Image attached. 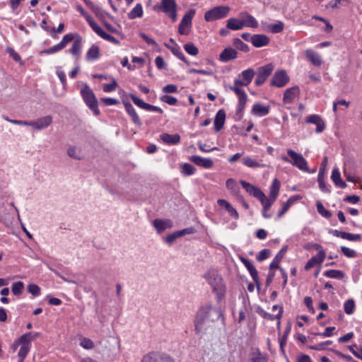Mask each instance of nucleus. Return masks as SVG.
<instances>
[{
    "mask_svg": "<svg viewBox=\"0 0 362 362\" xmlns=\"http://www.w3.org/2000/svg\"><path fill=\"white\" fill-rule=\"evenodd\" d=\"M40 336L39 332H28L23 334L17 341V344L28 345V344Z\"/></svg>",
    "mask_w": 362,
    "mask_h": 362,
    "instance_id": "obj_23",
    "label": "nucleus"
},
{
    "mask_svg": "<svg viewBox=\"0 0 362 362\" xmlns=\"http://www.w3.org/2000/svg\"><path fill=\"white\" fill-rule=\"evenodd\" d=\"M314 247L316 250H318L319 251L316 256H314L312 258H310L306 263V264L305 266V269L307 271L310 270L311 268L314 267L315 265L322 263L325 258V256H326L325 252L322 249L321 245H320L318 244H315Z\"/></svg>",
    "mask_w": 362,
    "mask_h": 362,
    "instance_id": "obj_8",
    "label": "nucleus"
},
{
    "mask_svg": "<svg viewBox=\"0 0 362 362\" xmlns=\"http://www.w3.org/2000/svg\"><path fill=\"white\" fill-rule=\"evenodd\" d=\"M124 105L125 107L126 111L129 115V116L132 117L133 122L137 126H141V120H140L138 115L136 114L134 107L132 105V104L128 102H126V103H124Z\"/></svg>",
    "mask_w": 362,
    "mask_h": 362,
    "instance_id": "obj_28",
    "label": "nucleus"
},
{
    "mask_svg": "<svg viewBox=\"0 0 362 362\" xmlns=\"http://www.w3.org/2000/svg\"><path fill=\"white\" fill-rule=\"evenodd\" d=\"M327 163H328V158L327 156H325L323 158V160L322 162V164H321V167H320V171L318 173V179H317L318 182H319V187H320V189L325 192H329V189L327 187L325 180H324V177H325V173L326 168L327 165Z\"/></svg>",
    "mask_w": 362,
    "mask_h": 362,
    "instance_id": "obj_14",
    "label": "nucleus"
},
{
    "mask_svg": "<svg viewBox=\"0 0 362 362\" xmlns=\"http://www.w3.org/2000/svg\"><path fill=\"white\" fill-rule=\"evenodd\" d=\"M141 362H174V361L169 356L150 353L144 356Z\"/></svg>",
    "mask_w": 362,
    "mask_h": 362,
    "instance_id": "obj_12",
    "label": "nucleus"
},
{
    "mask_svg": "<svg viewBox=\"0 0 362 362\" xmlns=\"http://www.w3.org/2000/svg\"><path fill=\"white\" fill-rule=\"evenodd\" d=\"M233 45L234 46L239 50L247 52L249 51V47L247 45L244 43L239 38H235L233 40Z\"/></svg>",
    "mask_w": 362,
    "mask_h": 362,
    "instance_id": "obj_46",
    "label": "nucleus"
},
{
    "mask_svg": "<svg viewBox=\"0 0 362 362\" xmlns=\"http://www.w3.org/2000/svg\"><path fill=\"white\" fill-rule=\"evenodd\" d=\"M143 15V9L141 4H136V6L128 14L130 19H134L136 18H140Z\"/></svg>",
    "mask_w": 362,
    "mask_h": 362,
    "instance_id": "obj_42",
    "label": "nucleus"
},
{
    "mask_svg": "<svg viewBox=\"0 0 362 362\" xmlns=\"http://www.w3.org/2000/svg\"><path fill=\"white\" fill-rule=\"evenodd\" d=\"M300 94L298 86L287 88L284 93L283 100L285 103H291Z\"/></svg>",
    "mask_w": 362,
    "mask_h": 362,
    "instance_id": "obj_19",
    "label": "nucleus"
},
{
    "mask_svg": "<svg viewBox=\"0 0 362 362\" xmlns=\"http://www.w3.org/2000/svg\"><path fill=\"white\" fill-rule=\"evenodd\" d=\"M208 283L211 286L214 292L218 296H223L224 286L222 282V278L215 269L209 270L204 275Z\"/></svg>",
    "mask_w": 362,
    "mask_h": 362,
    "instance_id": "obj_2",
    "label": "nucleus"
},
{
    "mask_svg": "<svg viewBox=\"0 0 362 362\" xmlns=\"http://www.w3.org/2000/svg\"><path fill=\"white\" fill-rule=\"evenodd\" d=\"M24 288V284L22 281H17L13 284L11 291L16 296L21 294Z\"/></svg>",
    "mask_w": 362,
    "mask_h": 362,
    "instance_id": "obj_50",
    "label": "nucleus"
},
{
    "mask_svg": "<svg viewBox=\"0 0 362 362\" xmlns=\"http://www.w3.org/2000/svg\"><path fill=\"white\" fill-rule=\"evenodd\" d=\"M282 313H283L282 307H279V311L276 316H274L273 315H271V314L267 313L266 311L263 310L262 309L259 310V314L264 319H267V320H274V319H277L278 320L277 326L279 328L280 326V319L281 317Z\"/></svg>",
    "mask_w": 362,
    "mask_h": 362,
    "instance_id": "obj_33",
    "label": "nucleus"
},
{
    "mask_svg": "<svg viewBox=\"0 0 362 362\" xmlns=\"http://www.w3.org/2000/svg\"><path fill=\"white\" fill-rule=\"evenodd\" d=\"M287 153L290 156L291 159L285 156H281V159L287 163H291L293 165L296 166L298 169L308 172L309 168L306 160L302 156V155L296 153V151L288 149Z\"/></svg>",
    "mask_w": 362,
    "mask_h": 362,
    "instance_id": "obj_3",
    "label": "nucleus"
},
{
    "mask_svg": "<svg viewBox=\"0 0 362 362\" xmlns=\"http://www.w3.org/2000/svg\"><path fill=\"white\" fill-rule=\"evenodd\" d=\"M270 255V251L267 249H264L261 250L259 255L257 257V259L259 262H262L269 257Z\"/></svg>",
    "mask_w": 362,
    "mask_h": 362,
    "instance_id": "obj_61",
    "label": "nucleus"
},
{
    "mask_svg": "<svg viewBox=\"0 0 362 362\" xmlns=\"http://www.w3.org/2000/svg\"><path fill=\"white\" fill-rule=\"evenodd\" d=\"M160 139L167 144L175 145L180 142V136L177 134H169L167 133L162 134L160 136Z\"/></svg>",
    "mask_w": 362,
    "mask_h": 362,
    "instance_id": "obj_27",
    "label": "nucleus"
},
{
    "mask_svg": "<svg viewBox=\"0 0 362 362\" xmlns=\"http://www.w3.org/2000/svg\"><path fill=\"white\" fill-rule=\"evenodd\" d=\"M177 4L175 0H161L160 5H155L153 8L156 11L162 10L173 21L177 20Z\"/></svg>",
    "mask_w": 362,
    "mask_h": 362,
    "instance_id": "obj_6",
    "label": "nucleus"
},
{
    "mask_svg": "<svg viewBox=\"0 0 362 362\" xmlns=\"http://www.w3.org/2000/svg\"><path fill=\"white\" fill-rule=\"evenodd\" d=\"M240 184H241L242 187L246 190V192L247 193H249L250 194L253 195L255 197H256L259 200L264 199L265 194L260 189V188L255 187L244 180H241Z\"/></svg>",
    "mask_w": 362,
    "mask_h": 362,
    "instance_id": "obj_11",
    "label": "nucleus"
},
{
    "mask_svg": "<svg viewBox=\"0 0 362 362\" xmlns=\"http://www.w3.org/2000/svg\"><path fill=\"white\" fill-rule=\"evenodd\" d=\"M331 177L336 186L341 188L346 187V184L341 179L340 173L338 168L333 169Z\"/></svg>",
    "mask_w": 362,
    "mask_h": 362,
    "instance_id": "obj_34",
    "label": "nucleus"
},
{
    "mask_svg": "<svg viewBox=\"0 0 362 362\" xmlns=\"http://www.w3.org/2000/svg\"><path fill=\"white\" fill-rule=\"evenodd\" d=\"M238 57V52L235 49L231 47H227L224 49L219 55V59L223 62H228L230 60L236 59Z\"/></svg>",
    "mask_w": 362,
    "mask_h": 362,
    "instance_id": "obj_21",
    "label": "nucleus"
},
{
    "mask_svg": "<svg viewBox=\"0 0 362 362\" xmlns=\"http://www.w3.org/2000/svg\"><path fill=\"white\" fill-rule=\"evenodd\" d=\"M332 233L337 237H339L351 241H358L361 239V235L358 234H352L338 230H332Z\"/></svg>",
    "mask_w": 362,
    "mask_h": 362,
    "instance_id": "obj_25",
    "label": "nucleus"
},
{
    "mask_svg": "<svg viewBox=\"0 0 362 362\" xmlns=\"http://www.w3.org/2000/svg\"><path fill=\"white\" fill-rule=\"evenodd\" d=\"M344 311L346 314L351 315L354 313L355 308V303L353 299H349L344 303Z\"/></svg>",
    "mask_w": 362,
    "mask_h": 362,
    "instance_id": "obj_47",
    "label": "nucleus"
},
{
    "mask_svg": "<svg viewBox=\"0 0 362 362\" xmlns=\"http://www.w3.org/2000/svg\"><path fill=\"white\" fill-rule=\"evenodd\" d=\"M80 345L86 349H92L94 347L93 341L90 339L86 337L81 339Z\"/></svg>",
    "mask_w": 362,
    "mask_h": 362,
    "instance_id": "obj_53",
    "label": "nucleus"
},
{
    "mask_svg": "<svg viewBox=\"0 0 362 362\" xmlns=\"http://www.w3.org/2000/svg\"><path fill=\"white\" fill-rule=\"evenodd\" d=\"M67 154L69 157L81 160L82 158L81 151L74 146H69L67 149Z\"/></svg>",
    "mask_w": 362,
    "mask_h": 362,
    "instance_id": "obj_43",
    "label": "nucleus"
},
{
    "mask_svg": "<svg viewBox=\"0 0 362 362\" xmlns=\"http://www.w3.org/2000/svg\"><path fill=\"white\" fill-rule=\"evenodd\" d=\"M117 86V82L113 80L110 83H106L103 85V89L105 92H112L116 89Z\"/></svg>",
    "mask_w": 362,
    "mask_h": 362,
    "instance_id": "obj_60",
    "label": "nucleus"
},
{
    "mask_svg": "<svg viewBox=\"0 0 362 362\" xmlns=\"http://www.w3.org/2000/svg\"><path fill=\"white\" fill-rule=\"evenodd\" d=\"M324 275L329 278L341 279L344 277V273L339 270L331 269L326 271Z\"/></svg>",
    "mask_w": 362,
    "mask_h": 362,
    "instance_id": "obj_44",
    "label": "nucleus"
},
{
    "mask_svg": "<svg viewBox=\"0 0 362 362\" xmlns=\"http://www.w3.org/2000/svg\"><path fill=\"white\" fill-rule=\"evenodd\" d=\"M259 201H260V202L262 203V204L263 206V209H262V215H263V216L264 218H270L271 217V214H267V211L269 209V208L271 207V206L272 205V204L274 202H270L269 200H268V199L266 197V195L264 196L263 199H259Z\"/></svg>",
    "mask_w": 362,
    "mask_h": 362,
    "instance_id": "obj_39",
    "label": "nucleus"
},
{
    "mask_svg": "<svg viewBox=\"0 0 362 362\" xmlns=\"http://www.w3.org/2000/svg\"><path fill=\"white\" fill-rule=\"evenodd\" d=\"M289 81V76L287 75L284 70H281L275 72L271 81L272 86L279 88L283 87L286 85Z\"/></svg>",
    "mask_w": 362,
    "mask_h": 362,
    "instance_id": "obj_10",
    "label": "nucleus"
},
{
    "mask_svg": "<svg viewBox=\"0 0 362 362\" xmlns=\"http://www.w3.org/2000/svg\"><path fill=\"white\" fill-rule=\"evenodd\" d=\"M305 54L308 61H310L314 66H320L322 61L320 55L313 49H306Z\"/></svg>",
    "mask_w": 362,
    "mask_h": 362,
    "instance_id": "obj_24",
    "label": "nucleus"
},
{
    "mask_svg": "<svg viewBox=\"0 0 362 362\" xmlns=\"http://www.w3.org/2000/svg\"><path fill=\"white\" fill-rule=\"evenodd\" d=\"M129 97L135 105H136L137 106H139V107H141L142 109H144V110L146 109V105H147L146 103L143 101L141 99L137 98L134 94H130Z\"/></svg>",
    "mask_w": 362,
    "mask_h": 362,
    "instance_id": "obj_54",
    "label": "nucleus"
},
{
    "mask_svg": "<svg viewBox=\"0 0 362 362\" xmlns=\"http://www.w3.org/2000/svg\"><path fill=\"white\" fill-rule=\"evenodd\" d=\"M28 291L33 295L34 296H39L40 294V288L36 284H30L28 286Z\"/></svg>",
    "mask_w": 362,
    "mask_h": 362,
    "instance_id": "obj_58",
    "label": "nucleus"
},
{
    "mask_svg": "<svg viewBox=\"0 0 362 362\" xmlns=\"http://www.w3.org/2000/svg\"><path fill=\"white\" fill-rule=\"evenodd\" d=\"M242 262L244 264V265L247 267L248 269L250 275L252 276V279L257 284L258 282V273L254 265L247 259L245 258H241Z\"/></svg>",
    "mask_w": 362,
    "mask_h": 362,
    "instance_id": "obj_31",
    "label": "nucleus"
},
{
    "mask_svg": "<svg viewBox=\"0 0 362 362\" xmlns=\"http://www.w3.org/2000/svg\"><path fill=\"white\" fill-rule=\"evenodd\" d=\"M170 51L173 53V54H175L176 57H177L180 59H181L184 62L188 64L187 60L186 59L185 57L181 52L180 47L177 44H175V45L174 47L170 48Z\"/></svg>",
    "mask_w": 362,
    "mask_h": 362,
    "instance_id": "obj_49",
    "label": "nucleus"
},
{
    "mask_svg": "<svg viewBox=\"0 0 362 362\" xmlns=\"http://www.w3.org/2000/svg\"><path fill=\"white\" fill-rule=\"evenodd\" d=\"M81 94L89 108L94 112L95 115L100 114L98 107V103L93 90L87 84L83 85L81 88Z\"/></svg>",
    "mask_w": 362,
    "mask_h": 362,
    "instance_id": "obj_4",
    "label": "nucleus"
},
{
    "mask_svg": "<svg viewBox=\"0 0 362 362\" xmlns=\"http://www.w3.org/2000/svg\"><path fill=\"white\" fill-rule=\"evenodd\" d=\"M255 76V71L252 69H248L247 70H245L242 71V73L240 75V77H242V78L245 81V83H250V82L252 81Z\"/></svg>",
    "mask_w": 362,
    "mask_h": 362,
    "instance_id": "obj_41",
    "label": "nucleus"
},
{
    "mask_svg": "<svg viewBox=\"0 0 362 362\" xmlns=\"http://www.w3.org/2000/svg\"><path fill=\"white\" fill-rule=\"evenodd\" d=\"M195 168L189 163H184L182 166V172L186 175H193L195 172Z\"/></svg>",
    "mask_w": 362,
    "mask_h": 362,
    "instance_id": "obj_52",
    "label": "nucleus"
},
{
    "mask_svg": "<svg viewBox=\"0 0 362 362\" xmlns=\"http://www.w3.org/2000/svg\"><path fill=\"white\" fill-rule=\"evenodd\" d=\"M316 206H317V210L318 213L320 214H321L322 216L327 218H329L332 216V213L329 211L325 209V207L321 202L318 201L317 202Z\"/></svg>",
    "mask_w": 362,
    "mask_h": 362,
    "instance_id": "obj_45",
    "label": "nucleus"
},
{
    "mask_svg": "<svg viewBox=\"0 0 362 362\" xmlns=\"http://www.w3.org/2000/svg\"><path fill=\"white\" fill-rule=\"evenodd\" d=\"M81 42L80 40H76L74 42L70 52L74 55L78 56L81 52Z\"/></svg>",
    "mask_w": 362,
    "mask_h": 362,
    "instance_id": "obj_51",
    "label": "nucleus"
},
{
    "mask_svg": "<svg viewBox=\"0 0 362 362\" xmlns=\"http://www.w3.org/2000/svg\"><path fill=\"white\" fill-rule=\"evenodd\" d=\"M239 16L241 18L243 27H249L252 28H256L258 27L257 21L247 12H241L240 13Z\"/></svg>",
    "mask_w": 362,
    "mask_h": 362,
    "instance_id": "obj_16",
    "label": "nucleus"
},
{
    "mask_svg": "<svg viewBox=\"0 0 362 362\" xmlns=\"http://www.w3.org/2000/svg\"><path fill=\"white\" fill-rule=\"evenodd\" d=\"M160 99L163 102L166 103L171 105H175L177 102L175 98L168 95L162 96Z\"/></svg>",
    "mask_w": 362,
    "mask_h": 362,
    "instance_id": "obj_62",
    "label": "nucleus"
},
{
    "mask_svg": "<svg viewBox=\"0 0 362 362\" xmlns=\"http://www.w3.org/2000/svg\"><path fill=\"white\" fill-rule=\"evenodd\" d=\"M226 119V113L224 110H220L218 111L215 119H214V126H215V130L216 132H219L225 122Z\"/></svg>",
    "mask_w": 362,
    "mask_h": 362,
    "instance_id": "obj_30",
    "label": "nucleus"
},
{
    "mask_svg": "<svg viewBox=\"0 0 362 362\" xmlns=\"http://www.w3.org/2000/svg\"><path fill=\"white\" fill-rule=\"evenodd\" d=\"M233 91L238 95L239 98L236 114L241 116L247 100V95L241 88H234Z\"/></svg>",
    "mask_w": 362,
    "mask_h": 362,
    "instance_id": "obj_15",
    "label": "nucleus"
},
{
    "mask_svg": "<svg viewBox=\"0 0 362 362\" xmlns=\"http://www.w3.org/2000/svg\"><path fill=\"white\" fill-rule=\"evenodd\" d=\"M195 14V10L191 9L183 16L178 28V32L180 35H187V29L192 25V20Z\"/></svg>",
    "mask_w": 362,
    "mask_h": 362,
    "instance_id": "obj_7",
    "label": "nucleus"
},
{
    "mask_svg": "<svg viewBox=\"0 0 362 362\" xmlns=\"http://www.w3.org/2000/svg\"><path fill=\"white\" fill-rule=\"evenodd\" d=\"M153 225L158 233H161L167 228H171L173 227V222L170 219H155Z\"/></svg>",
    "mask_w": 362,
    "mask_h": 362,
    "instance_id": "obj_22",
    "label": "nucleus"
},
{
    "mask_svg": "<svg viewBox=\"0 0 362 362\" xmlns=\"http://www.w3.org/2000/svg\"><path fill=\"white\" fill-rule=\"evenodd\" d=\"M189 160L197 165L204 168H211L214 165V162L211 159L202 158L199 156H192L189 158Z\"/></svg>",
    "mask_w": 362,
    "mask_h": 362,
    "instance_id": "obj_20",
    "label": "nucleus"
},
{
    "mask_svg": "<svg viewBox=\"0 0 362 362\" xmlns=\"http://www.w3.org/2000/svg\"><path fill=\"white\" fill-rule=\"evenodd\" d=\"M243 163L249 168H264L267 165L264 163L257 162L250 157H245L242 160Z\"/></svg>",
    "mask_w": 362,
    "mask_h": 362,
    "instance_id": "obj_37",
    "label": "nucleus"
},
{
    "mask_svg": "<svg viewBox=\"0 0 362 362\" xmlns=\"http://www.w3.org/2000/svg\"><path fill=\"white\" fill-rule=\"evenodd\" d=\"M269 37L264 34L253 35L251 37V42L255 47H262L269 43Z\"/></svg>",
    "mask_w": 362,
    "mask_h": 362,
    "instance_id": "obj_18",
    "label": "nucleus"
},
{
    "mask_svg": "<svg viewBox=\"0 0 362 362\" xmlns=\"http://www.w3.org/2000/svg\"><path fill=\"white\" fill-rule=\"evenodd\" d=\"M305 122L307 123H311L316 125V132L320 133L325 129V124L323 119L317 115H311L308 116Z\"/></svg>",
    "mask_w": 362,
    "mask_h": 362,
    "instance_id": "obj_17",
    "label": "nucleus"
},
{
    "mask_svg": "<svg viewBox=\"0 0 362 362\" xmlns=\"http://www.w3.org/2000/svg\"><path fill=\"white\" fill-rule=\"evenodd\" d=\"M341 251L347 257H354L356 256V252L354 250L344 246L341 247Z\"/></svg>",
    "mask_w": 362,
    "mask_h": 362,
    "instance_id": "obj_59",
    "label": "nucleus"
},
{
    "mask_svg": "<svg viewBox=\"0 0 362 362\" xmlns=\"http://www.w3.org/2000/svg\"><path fill=\"white\" fill-rule=\"evenodd\" d=\"M99 47L97 45H93L86 54V59L88 60L96 59L99 57Z\"/></svg>",
    "mask_w": 362,
    "mask_h": 362,
    "instance_id": "obj_40",
    "label": "nucleus"
},
{
    "mask_svg": "<svg viewBox=\"0 0 362 362\" xmlns=\"http://www.w3.org/2000/svg\"><path fill=\"white\" fill-rule=\"evenodd\" d=\"M269 106H264L259 103L255 104L252 112L257 116H265L269 113Z\"/></svg>",
    "mask_w": 362,
    "mask_h": 362,
    "instance_id": "obj_36",
    "label": "nucleus"
},
{
    "mask_svg": "<svg viewBox=\"0 0 362 362\" xmlns=\"http://www.w3.org/2000/svg\"><path fill=\"white\" fill-rule=\"evenodd\" d=\"M52 123V117L47 115L36 120L31 121L30 126L36 130H42L47 128Z\"/></svg>",
    "mask_w": 362,
    "mask_h": 362,
    "instance_id": "obj_13",
    "label": "nucleus"
},
{
    "mask_svg": "<svg viewBox=\"0 0 362 362\" xmlns=\"http://www.w3.org/2000/svg\"><path fill=\"white\" fill-rule=\"evenodd\" d=\"M279 189L280 182L277 179H274L269 188V198H267L268 200L274 202L279 195Z\"/></svg>",
    "mask_w": 362,
    "mask_h": 362,
    "instance_id": "obj_26",
    "label": "nucleus"
},
{
    "mask_svg": "<svg viewBox=\"0 0 362 362\" xmlns=\"http://www.w3.org/2000/svg\"><path fill=\"white\" fill-rule=\"evenodd\" d=\"M226 28L232 30H242L244 27L242 23L241 18H230L228 19L226 22Z\"/></svg>",
    "mask_w": 362,
    "mask_h": 362,
    "instance_id": "obj_29",
    "label": "nucleus"
},
{
    "mask_svg": "<svg viewBox=\"0 0 362 362\" xmlns=\"http://www.w3.org/2000/svg\"><path fill=\"white\" fill-rule=\"evenodd\" d=\"M73 39H74V35L72 34H71V33L66 34V35L64 36L63 39L58 45L60 46V47L62 49L66 46V45L68 43L71 42L73 40Z\"/></svg>",
    "mask_w": 362,
    "mask_h": 362,
    "instance_id": "obj_56",
    "label": "nucleus"
},
{
    "mask_svg": "<svg viewBox=\"0 0 362 362\" xmlns=\"http://www.w3.org/2000/svg\"><path fill=\"white\" fill-rule=\"evenodd\" d=\"M222 316L220 309L212 308L210 305L202 306L197 313L195 321V330L197 334H202L214 327L216 321Z\"/></svg>",
    "mask_w": 362,
    "mask_h": 362,
    "instance_id": "obj_1",
    "label": "nucleus"
},
{
    "mask_svg": "<svg viewBox=\"0 0 362 362\" xmlns=\"http://www.w3.org/2000/svg\"><path fill=\"white\" fill-rule=\"evenodd\" d=\"M85 4L95 13V15H99L101 12V9L95 6L94 4L90 0H85Z\"/></svg>",
    "mask_w": 362,
    "mask_h": 362,
    "instance_id": "obj_63",
    "label": "nucleus"
},
{
    "mask_svg": "<svg viewBox=\"0 0 362 362\" xmlns=\"http://www.w3.org/2000/svg\"><path fill=\"white\" fill-rule=\"evenodd\" d=\"M185 50L190 55L196 56L199 53L198 48L192 43H187L184 45Z\"/></svg>",
    "mask_w": 362,
    "mask_h": 362,
    "instance_id": "obj_48",
    "label": "nucleus"
},
{
    "mask_svg": "<svg viewBox=\"0 0 362 362\" xmlns=\"http://www.w3.org/2000/svg\"><path fill=\"white\" fill-rule=\"evenodd\" d=\"M217 202L218 205L225 207V209L228 211L230 216H233L235 219H238L239 218L238 213L228 201L225 199H218Z\"/></svg>",
    "mask_w": 362,
    "mask_h": 362,
    "instance_id": "obj_35",
    "label": "nucleus"
},
{
    "mask_svg": "<svg viewBox=\"0 0 362 362\" xmlns=\"http://www.w3.org/2000/svg\"><path fill=\"white\" fill-rule=\"evenodd\" d=\"M273 69L274 66L271 64L259 68L257 76L255 80V84L257 86L263 84L267 78L270 76Z\"/></svg>",
    "mask_w": 362,
    "mask_h": 362,
    "instance_id": "obj_9",
    "label": "nucleus"
},
{
    "mask_svg": "<svg viewBox=\"0 0 362 362\" xmlns=\"http://www.w3.org/2000/svg\"><path fill=\"white\" fill-rule=\"evenodd\" d=\"M282 259H283V257H282L281 253L277 254L276 255V257H274V260L272 261V262L270 264V266H269L270 270H272L274 269H281L279 267V263Z\"/></svg>",
    "mask_w": 362,
    "mask_h": 362,
    "instance_id": "obj_55",
    "label": "nucleus"
},
{
    "mask_svg": "<svg viewBox=\"0 0 362 362\" xmlns=\"http://www.w3.org/2000/svg\"><path fill=\"white\" fill-rule=\"evenodd\" d=\"M284 24L282 21H278L275 23L269 24L267 25V31L272 33H279L283 31Z\"/></svg>",
    "mask_w": 362,
    "mask_h": 362,
    "instance_id": "obj_38",
    "label": "nucleus"
},
{
    "mask_svg": "<svg viewBox=\"0 0 362 362\" xmlns=\"http://www.w3.org/2000/svg\"><path fill=\"white\" fill-rule=\"evenodd\" d=\"M301 199V196L300 195H294L291 197L287 202L283 205L282 209L279 212L278 217H281L290 208V206L296 201Z\"/></svg>",
    "mask_w": 362,
    "mask_h": 362,
    "instance_id": "obj_32",
    "label": "nucleus"
},
{
    "mask_svg": "<svg viewBox=\"0 0 362 362\" xmlns=\"http://www.w3.org/2000/svg\"><path fill=\"white\" fill-rule=\"evenodd\" d=\"M30 347L28 345H23L19 351H18V356L20 358V362H23L25 356H27L28 353L29 352Z\"/></svg>",
    "mask_w": 362,
    "mask_h": 362,
    "instance_id": "obj_57",
    "label": "nucleus"
},
{
    "mask_svg": "<svg viewBox=\"0 0 362 362\" xmlns=\"http://www.w3.org/2000/svg\"><path fill=\"white\" fill-rule=\"evenodd\" d=\"M230 11L228 6H218L207 11L204 13V20L211 22L226 17Z\"/></svg>",
    "mask_w": 362,
    "mask_h": 362,
    "instance_id": "obj_5",
    "label": "nucleus"
},
{
    "mask_svg": "<svg viewBox=\"0 0 362 362\" xmlns=\"http://www.w3.org/2000/svg\"><path fill=\"white\" fill-rule=\"evenodd\" d=\"M252 362H267V358L260 352L255 354Z\"/></svg>",
    "mask_w": 362,
    "mask_h": 362,
    "instance_id": "obj_64",
    "label": "nucleus"
}]
</instances>
